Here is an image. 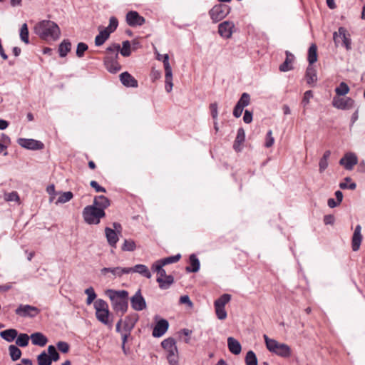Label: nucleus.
Returning <instances> with one entry per match:
<instances>
[{
  "instance_id": "nucleus-1",
  "label": "nucleus",
  "mask_w": 365,
  "mask_h": 365,
  "mask_svg": "<svg viewBox=\"0 0 365 365\" xmlns=\"http://www.w3.org/2000/svg\"><path fill=\"white\" fill-rule=\"evenodd\" d=\"M34 31L45 41H56L61 35V30L57 24L49 20H43L38 23L34 27Z\"/></svg>"
},
{
  "instance_id": "nucleus-2",
  "label": "nucleus",
  "mask_w": 365,
  "mask_h": 365,
  "mask_svg": "<svg viewBox=\"0 0 365 365\" xmlns=\"http://www.w3.org/2000/svg\"><path fill=\"white\" fill-rule=\"evenodd\" d=\"M106 294L116 312H120L122 314L127 312L128 292L126 290L108 289L106 291Z\"/></svg>"
},
{
  "instance_id": "nucleus-3",
  "label": "nucleus",
  "mask_w": 365,
  "mask_h": 365,
  "mask_svg": "<svg viewBox=\"0 0 365 365\" xmlns=\"http://www.w3.org/2000/svg\"><path fill=\"white\" fill-rule=\"evenodd\" d=\"M264 339L269 351L284 358L291 355V349L286 344L279 343L274 339H269L267 335H264Z\"/></svg>"
},
{
  "instance_id": "nucleus-4",
  "label": "nucleus",
  "mask_w": 365,
  "mask_h": 365,
  "mask_svg": "<svg viewBox=\"0 0 365 365\" xmlns=\"http://www.w3.org/2000/svg\"><path fill=\"white\" fill-rule=\"evenodd\" d=\"M333 40L336 47L341 46L346 51H350L352 48L351 34L345 27L340 26L338 31L333 33Z\"/></svg>"
},
{
  "instance_id": "nucleus-5",
  "label": "nucleus",
  "mask_w": 365,
  "mask_h": 365,
  "mask_svg": "<svg viewBox=\"0 0 365 365\" xmlns=\"http://www.w3.org/2000/svg\"><path fill=\"white\" fill-rule=\"evenodd\" d=\"M161 346L166 352V357L170 365H178V351L175 340L169 337L161 342Z\"/></svg>"
},
{
  "instance_id": "nucleus-6",
  "label": "nucleus",
  "mask_w": 365,
  "mask_h": 365,
  "mask_svg": "<svg viewBox=\"0 0 365 365\" xmlns=\"http://www.w3.org/2000/svg\"><path fill=\"white\" fill-rule=\"evenodd\" d=\"M106 213L102 209H98L92 205L86 206L83 211L84 220L90 225H97L100 222L101 218L105 216Z\"/></svg>"
},
{
  "instance_id": "nucleus-7",
  "label": "nucleus",
  "mask_w": 365,
  "mask_h": 365,
  "mask_svg": "<svg viewBox=\"0 0 365 365\" xmlns=\"http://www.w3.org/2000/svg\"><path fill=\"white\" fill-rule=\"evenodd\" d=\"M94 308L97 319L105 325L111 326V322L109 320L110 312L107 302L103 299H98L94 302Z\"/></svg>"
},
{
  "instance_id": "nucleus-8",
  "label": "nucleus",
  "mask_w": 365,
  "mask_h": 365,
  "mask_svg": "<svg viewBox=\"0 0 365 365\" xmlns=\"http://www.w3.org/2000/svg\"><path fill=\"white\" fill-rule=\"evenodd\" d=\"M157 60L161 61L163 63L164 69H165V91L168 93H170L173 86V71L171 66L169 63V56L168 54L161 55L160 53H157L156 56Z\"/></svg>"
},
{
  "instance_id": "nucleus-9",
  "label": "nucleus",
  "mask_w": 365,
  "mask_h": 365,
  "mask_svg": "<svg viewBox=\"0 0 365 365\" xmlns=\"http://www.w3.org/2000/svg\"><path fill=\"white\" fill-rule=\"evenodd\" d=\"M230 8L225 4H218L210 11V16L214 22H218L225 18L230 13Z\"/></svg>"
},
{
  "instance_id": "nucleus-10",
  "label": "nucleus",
  "mask_w": 365,
  "mask_h": 365,
  "mask_svg": "<svg viewBox=\"0 0 365 365\" xmlns=\"http://www.w3.org/2000/svg\"><path fill=\"white\" fill-rule=\"evenodd\" d=\"M16 314L22 317H35L40 312L39 309L29 304H21L15 311Z\"/></svg>"
},
{
  "instance_id": "nucleus-11",
  "label": "nucleus",
  "mask_w": 365,
  "mask_h": 365,
  "mask_svg": "<svg viewBox=\"0 0 365 365\" xmlns=\"http://www.w3.org/2000/svg\"><path fill=\"white\" fill-rule=\"evenodd\" d=\"M118 54L108 56L104 58V65L106 69L112 73H115L121 68L118 61Z\"/></svg>"
},
{
  "instance_id": "nucleus-12",
  "label": "nucleus",
  "mask_w": 365,
  "mask_h": 365,
  "mask_svg": "<svg viewBox=\"0 0 365 365\" xmlns=\"http://www.w3.org/2000/svg\"><path fill=\"white\" fill-rule=\"evenodd\" d=\"M130 304L135 311L139 312L146 308V302L141 294L140 289H138L130 298Z\"/></svg>"
},
{
  "instance_id": "nucleus-13",
  "label": "nucleus",
  "mask_w": 365,
  "mask_h": 365,
  "mask_svg": "<svg viewBox=\"0 0 365 365\" xmlns=\"http://www.w3.org/2000/svg\"><path fill=\"white\" fill-rule=\"evenodd\" d=\"M18 144L22 148L33 150H41L43 148L42 142L34 139L19 138Z\"/></svg>"
},
{
  "instance_id": "nucleus-14",
  "label": "nucleus",
  "mask_w": 365,
  "mask_h": 365,
  "mask_svg": "<svg viewBox=\"0 0 365 365\" xmlns=\"http://www.w3.org/2000/svg\"><path fill=\"white\" fill-rule=\"evenodd\" d=\"M354 101L351 98L334 97L332 101L334 107L341 110L350 109L354 106Z\"/></svg>"
},
{
  "instance_id": "nucleus-15",
  "label": "nucleus",
  "mask_w": 365,
  "mask_h": 365,
  "mask_svg": "<svg viewBox=\"0 0 365 365\" xmlns=\"http://www.w3.org/2000/svg\"><path fill=\"white\" fill-rule=\"evenodd\" d=\"M358 163L356 155L353 153H347L340 159L339 164L343 165L347 170L353 169L354 166Z\"/></svg>"
},
{
  "instance_id": "nucleus-16",
  "label": "nucleus",
  "mask_w": 365,
  "mask_h": 365,
  "mask_svg": "<svg viewBox=\"0 0 365 365\" xmlns=\"http://www.w3.org/2000/svg\"><path fill=\"white\" fill-rule=\"evenodd\" d=\"M234 27L235 24L233 22L225 21L219 24L218 33L222 37L229 38L232 34Z\"/></svg>"
},
{
  "instance_id": "nucleus-17",
  "label": "nucleus",
  "mask_w": 365,
  "mask_h": 365,
  "mask_svg": "<svg viewBox=\"0 0 365 365\" xmlns=\"http://www.w3.org/2000/svg\"><path fill=\"white\" fill-rule=\"evenodd\" d=\"M126 22L130 26H141L145 23V19L137 11H131L126 14Z\"/></svg>"
},
{
  "instance_id": "nucleus-18",
  "label": "nucleus",
  "mask_w": 365,
  "mask_h": 365,
  "mask_svg": "<svg viewBox=\"0 0 365 365\" xmlns=\"http://www.w3.org/2000/svg\"><path fill=\"white\" fill-rule=\"evenodd\" d=\"M169 327V323L166 319H161L159 320L153 330V336L154 337H161L168 331Z\"/></svg>"
},
{
  "instance_id": "nucleus-19",
  "label": "nucleus",
  "mask_w": 365,
  "mask_h": 365,
  "mask_svg": "<svg viewBox=\"0 0 365 365\" xmlns=\"http://www.w3.org/2000/svg\"><path fill=\"white\" fill-rule=\"evenodd\" d=\"M102 275L106 276L108 273H110L113 277H120L123 274H128L127 267H104L101 269Z\"/></svg>"
},
{
  "instance_id": "nucleus-20",
  "label": "nucleus",
  "mask_w": 365,
  "mask_h": 365,
  "mask_svg": "<svg viewBox=\"0 0 365 365\" xmlns=\"http://www.w3.org/2000/svg\"><path fill=\"white\" fill-rule=\"evenodd\" d=\"M127 270H128V274L131 273V272H136V273H138V274L143 275V277H145L148 279H150L151 277L150 272L149 271L147 266H145L144 264H138L135 265L133 267H127Z\"/></svg>"
},
{
  "instance_id": "nucleus-21",
  "label": "nucleus",
  "mask_w": 365,
  "mask_h": 365,
  "mask_svg": "<svg viewBox=\"0 0 365 365\" xmlns=\"http://www.w3.org/2000/svg\"><path fill=\"white\" fill-rule=\"evenodd\" d=\"M122 84L126 87H138V81L128 72H123L120 75Z\"/></svg>"
},
{
  "instance_id": "nucleus-22",
  "label": "nucleus",
  "mask_w": 365,
  "mask_h": 365,
  "mask_svg": "<svg viewBox=\"0 0 365 365\" xmlns=\"http://www.w3.org/2000/svg\"><path fill=\"white\" fill-rule=\"evenodd\" d=\"M105 234L109 245L115 248L116 244L119 240L118 232H116L114 230L107 227L105 229Z\"/></svg>"
},
{
  "instance_id": "nucleus-23",
  "label": "nucleus",
  "mask_w": 365,
  "mask_h": 365,
  "mask_svg": "<svg viewBox=\"0 0 365 365\" xmlns=\"http://www.w3.org/2000/svg\"><path fill=\"white\" fill-rule=\"evenodd\" d=\"M227 346H228L229 351L232 354H233L235 355H238L239 354H240L241 350H242L241 344L235 338L231 337V336L227 338Z\"/></svg>"
},
{
  "instance_id": "nucleus-24",
  "label": "nucleus",
  "mask_w": 365,
  "mask_h": 365,
  "mask_svg": "<svg viewBox=\"0 0 365 365\" xmlns=\"http://www.w3.org/2000/svg\"><path fill=\"white\" fill-rule=\"evenodd\" d=\"M190 266L186 267L187 272H197L200 269V263L199 259L195 254H192L189 258Z\"/></svg>"
},
{
  "instance_id": "nucleus-25",
  "label": "nucleus",
  "mask_w": 365,
  "mask_h": 365,
  "mask_svg": "<svg viewBox=\"0 0 365 365\" xmlns=\"http://www.w3.org/2000/svg\"><path fill=\"white\" fill-rule=\"evenodd\" d=\"M31 342L34 345L44 346L48 342V339L42 333L35 332L30 336Z\"/></svg>"
},
{
  "instance_id": "nucleus-26",
  "label": "nucleus",
  "mask_w": 365,
  "mask_h": 365,
  "mask_svg": "<svg viewBox=\"0 0 365 365\" xmlns=\"http://www.w3.org/2000/svg\"><path fill=\"white\" fill-rule=\"evenodd\" d=\"M294 56L289 51H286V59L282 64L279 66V70L282 72H287L292 69V62L294 61Z\"/></svg>"
},
{
  "instance_id": "nucleus-27",
  "label": "nucleus",
  "mask_w": 365,
  "mask_h": 365,
  "mask_svg": "<svg viewBox=\"0 0 365 365\" xmlns=\"http://www.w3.org/2000/svg\"><path fill=\"white\" fill-rule=\"evenodd\" d=\"M93 205L104 211V210L110 205V201L106 196L99 195L94 198Z\"/></svg>"
},
{
  "instance_id": "nucleus-28",
  "label": "nucleus",
  "mask_w": 365,
  "mask_h": 365,
  "mask_svg": "<svg viewBox=\"0 0 365 365\" xmlns=\"http://www.w3.org/2000/svg\"><path fill=\"white\" fill-rule=\"evenodd\" d=\"M98 29L99 34L95 38V45L96 46L103 45L110 35V34H109V32H108L105 29L99 27Z\"/></svg>"
},
{
  "instance_id": "nucleus-29",
  "label": "nucleus",
  "mask_w": 365,
  "mask_h": 365,
  "mask_svg": "<svg viewBox=\"0 0 365 365\" xmlns=\"http://www.w3.org/2000/svg\"><path fill=\"white\" fill-rule=\"evenodd\" d=\"M245 133L243 128H239L237 130V137L234 142L233 148L236 151L241 150V145L245 141Z\"/></svg>"
},
{
  "instance_id": "nucleus-30",
  "label": "nucleus",
  "mask_w": 365,
  "mask_h": 365,
  "mask_svg": "<svg viewBox=\"0 0 365 365\" xmlns=\"http://www.w3.org/2000/svg\"><path fill=\"white\" fill-rule=\"evenodd\" d=\"M18 336V331L14 329H9L0 332V336L8 342L13 341Z\"/></svg>"
},
{
  "instance_id": "nucleus-31",
  "label": "nucleus",
  "mask_w": 365,
  "mask_h": 365,
  "mask_svg": "<svg viewBox=\"0 0 365 365\" xmlns=\"http://www.w3.org/2000/svg\"><path fill=\"white\" fill-rule=\"evenodd\" d=\"M156 281L161 289H167L174 283V277L172 275H168L163 279L157 278Z\"/></svg>"
},
{
  "instance_id": "nucleus-32",
  "label": "nucleus",
  "mask_w": 365,
  "mask_h": 365,
  "mask_svg": "<svg viewBox=\"0 0 365 365\" xmlns=\"http://www.w3.org/2000/svg\"><path fill=\"white\" fill-rule=\"evenodd\" d=\"M137 322V318L133 317H126L123 322V331L125 332H131Z\"/></svg>"
},
{
  "instance_id": "nucleus-33",
  "label": "nucleus",
  "mask_w": 365,
  "mask_h": 365,
  "mask_svg": "<svg viewBox=\"0 0 365 365\" xmlns=\"http://www.w3.org/2000/svg\"><path fill=\"white\" fill-rule=\"evenodd\" d=\"M306 78L308 84L315 83L317 80L316 70L312 65H309L307 68Z\"/></svg>"
},
{
  "instance_id": "nucleus-34",
  "label": "nucleus",
  "mask_w": 365,
  "mask_h": 365,
  "mask_svg": "<svg viewBox=\"0 0 365 365\" xmlns=\"http://www.w3.org/2000/svg\"><path fill=\"white\" fill-rule=\"evenodd\" d=\"M71 43L68 40H63L59 45L58 52L61 57H65L71 51Z\"/></svg>"
},
{
  "instance_id": "nucleus-35",
  "label": "nucleus",
  "mask_w": 365,
  "mask_h": 365,
  "mask_svg": "<svg viewBox=\"0 0 365 365\" xmlns=\"http://www.w3.org/2000/svg\"><path fill=\"white\" fill-rule=\"evenodd\" d=\"M331 151L327 150L324 152L322 158L320 159L319 163V170L322 173H323L328 167V159L330 157Z\"/></svg>"
},
{
  "instance_id": "nucleus-36",
  "label": "nucleus",
  "mask_w": 365,
  "mask_h": 365,
  "mask_svg": "<svg viewBox=\"0 0 365 365\" xmlns=\"http://www.w3.org/2000/svg\"><path fill=\"white\" fill-rule=\"evenodd\" d=\"M317 48L315 44H312L308 51V61L309 65L313 64L317 61Z\"/></svg>"
},
{
  "instance_id": "nucleus-37",
  "label": "nucleus",
  "mask_w": 365,
  "mask_h": 365,
  "mask_svg": "<svg viewBox=\"0 0 365 365\" xmlns=\"http://www.w3.org/2000/svg\"><path fill=\"white\" fill-rule=\"evenodd\" d=\"M9 354L13 361H17L21 356V351L15 345L9 346Z\"/></svg>"
},
{
  "instance_id": "nucleus-38",
  "label": "nucleus",
  "mask_w": 365,
  "mask_h": 365,
  "mask_svg": "<svg viewBox=\"0 0 365 365\" xmlns=\"http://www.w3.org/2000/svg\"><path fill=\"white\" fill-rule=\"evenodd\" d=\"M37 361L38 365H51L52 364L48 354L44 351L38 356Z\"/></svg>"
},
{
  "instance_id": "nucleus-39",
  "label": "nucleus",
  "mask_w": 365,
  "mask_h": 365,
  "mask_svg": "<svg viewBox=\"0 0 365 365\" xmlns=\"http://www.w3.org/2000/svg\"><path fill=\"white\" fill-rule=\"evenodd\" d=\"M231 299V295L228 294H222L220 298L215 300L214 305L215 307H225L227 303Z\"/></svg>"
},
{
  "instance_id": "nucleus-40",
  "label": "nucleus",
  "mask_w": 365,
  "mask_h": 365,
  "mask_svg": "<svg viewBox=\"0 0 365 365\" xmlns=\"http://www.w3.org/2000/svg\"><path fill=\"white\" fill-rule=\"evenodd\" d=\"M73 197V193L71 191L64 192L60 194L56 204L58 205L59 203L63 204L68 201H70Z\"/></svg>"
},
{
  "instance_id": "nucleus-41",
  "label": "nucleus",
  "mask_w": 365,
  "mask_h": 365,
  "mask_svg": "<svg viewBox=\"0 0 365 365\" xmlns=\"http://www.w3.org/2000/svg\"><path fill=\"white\" fill-rule=\"evenodd\" d=\"M335 92L339 96H345L349 92V87L346 83L341 82L339 86L335 88Z\"/></svg>"
},
{
  "instance_id": "nucleus-42",
  "label": "nucleus",
  "mask_w": 365,
  "mask_h": 365,
  "mask_svg": "<svg viewBox=\"0 0 365 365\" xmlns=\"http://www.w3.org/2000/svg\"><path fill=\"white\" fill-rule=\"evenodd\" d=\"M246 365H257V359L252 351H249L245 356Z\"/></svg>"
},
{
  "instance_id": "nucleus-43",
  "label": "nucleus",
  "mask_w": 365,
  "mask_h": 365,
  "mask_svg": "<svg viewBox=\"0 0 365 365\" xmlns=\"http://www.w3.org/2000/svg\"><path fill=\"white\" fill-rule=\"evenodd\" d=\"M29 336L26 334H20L16 341V344L21 347H25L28 345Z\"/></svg>"
},
{
  "instance_id": "nucleus-44",
  "label": "nucleus",
  "mask_w": 365,
  "mask_h": 365,
  "mask_svg": "<svg viewBox=\"0 0 365 365\" xmlns=\"http://www.w3.org/2000/svg\"><path fill=\"white\" fill-rule=\"evenodd\" d=\"M351 178L349 177H346L344 179V182H341L339 183V187L341 189L345 190V189H349V190H354L356 187V184L355 182H350Z\"/></svg>"
},
{
  "instance_id": "nucleus-45",
  "label": "nucleus",
  "mask_w": 365,
  "mask_h": 365,
  "mask_svg": "<svg viewBox=\"0 0 365 365\" xmlns=\"http://www.w3.org/2000/svg\"><path fill=\"white\" fill-rule=\"evenodd\" d=\"M20 38L22 41L29 43V29L26 24H24L20 29Z\"/></svg>"
},
{
  "instance_id": "nucleus-46",
  "label": "nucleus",
  "mask_w": 365,
  "mask_h": 365,
  "mask_svg": "<svg viewBox=\"0 0 365 365\" xmlns=\"http://www.w3.org/2000/svg\"><path fill=\"white\" fill-rule=\"evenodd\" d=\"M135 247H136V245L133 240H125L121 249L123 251L132 252L135 250Z\"/></svg>"
},
{
  "instance_id": "nucleus-47",
  "label": "nucleus",
  "mask_w": 365,
  "mask_h": 365,
  "mask_svg": "<svg viewBox=\"0 0 365 365\" xmlns=\"http://www.w3.org/2000/svg\"><path fill=\"white\" fill-rule=\"evenodd\" d=\"M118 26V19L114 17V16H112L109 19V25L104 28L108 32H109V34H111L113 32H114L115 31V29H117Z\"/></svg>"
},
{
  "instance_id": "nucleus-48",
  "label": "nucleus",
  "mask_w": 365,
  "mask_h": 365,
  "mask_svg": "<svg viewBox=\"0 0 365 365\" xmlns=\"http://www.w3.org/2000/svg\"><path fill=\"white\" fill-rule=\"evenodd\" d=\"M48 354L50 357V359L52 361H57L59 359V354L56 351V348L53 346L50 345L48 346Z\"/></svg>"
},
{
  "instance_id": "nucleus-49",
  "label": "nucleus",
  "mask_w": 365,
  "mask_h": 365,
  "mask_svg": "<svg viewBox=\"0 0 365 365\" xmlns=\"http://www.w3.org/2000/svg\"><path fill=\"white\" fill-rule=\"evenodd\" d=\"M362 240L361 235L353 234L352 237V250L353 251H357L361 245Z\"/></svg>"
},
{
  "instance_id": "nucleus-50",
  "label": "nucleus",
  "mask_w": 365,
  "mask_h": 365,
  "mask_svg": "<svg viewBox=\"0 0 365 365\" xmlns=\"http://www.w3.org/2000/svg\"><path fill=\"white\" fill-rule=\"evenodd\" d=\"M85 294L88 296L86 299L87 304H91L96 298V294L95 293L94 289L92 287L87 288L85 290Z\"/></svg>"
},
{
  "instance_id": "nucleus-51",
  "label": "nucleus",
  "mask_w": 365,
  "mask_h": 365,
  "mask_svg": "<svg viewBox=\"0 0 365 365\" xmlns=\"http://www.w3.org/2000/svg\"><path fill=\"white\" fill-rule=\"evenodd\" d=\"M120 53L123 56L125 57L129 56L130 55V43L129 41H125L123 42Z\"/></svg>"
},
{
  "instance_id": "nucleus-52",
  "label": "nucleus",
  "mask_w": 365,
  "mask_h": 365,
  "mask_svg": "<svg viewBox=\"0 0 365 365\" xmlns=\"http://www.w3.org/2000/svg\"><path fill=\"white\" fill-rule=\"evenodd\" d=\"M250 103V96L247 93H243L237 101V104H240V106L245 108Z\"/></svg>"
},
{
  "instance_id": "nucleus-53",
  "label": "nucleus",
  "mask_w": 365,
  "mask_h": 365,
  "mask_svg": "<svg viewBox=\"0 0 365 365\" xmlns=\"http://www.w3.org/2000/svg\"><path fill=\"white\" fill-rule=\"evenodd\" d=\"M4 200L7 202H19V196L17 192L13 191L9 193L4 194Z\"/></svg>"
},
{
  "instance_id": "nucleus-54",
  "label": "nucleus",
  "mask_w": 365,
  "mask_h": 365,
  "mask_svg": "<svg viewBox=\"0 0 365 365\" xmlns=\"http://www.w3.org/2000/svg\"><path fill=\"white\" fill-rule=\"evenodd\" d=\"M180 257H181L180 254H178V255H174V256H170V257H165V258L162 259L160 260H161L164 266H165V265L177 262L178 261L180 260Z\"/></svg>"
},
{
  "instance_id": "nucleus-55",
  "label": "nucleus",
  "mask_w": 365,
  "mask_h": 365,
  "mask_svg": "<svg viewBox=\"0 0 365 365\" xmlns=\"http://www.w3.org/2000/svg\"><path fill=\"white\" fill-rule=\"evenodd\" d=\"M88 48L87 44L85 43H78L76 48V56L79 58L83 57L85 51L88 50Z\"/></svg>"
},
{
  "instance_id": "nucleus-56",
  "label": "nucleus",
  "mask_w": 365,
  "mask_h": 365,
  "mask_svg": "<svg viewBox=\"0 0 365 365\" xmlns=\"http://www.w3.org/2000/svg\"><path fill=\"white\" fill-rule=\"evenodd\" d=\"M215 309L216 315L219 319L223 320L227 318V314L225 307H215Z\"/></svg>"
},
{
  "instance_id": "nucleus-57",
  "label": "nucleus",
  "mask_w": 365,
  "mask_h": 365,
  "mask_svg": "<svg viewBox=\"0 0 365 365\" xmlns=\"http://www.w3.org/2000/svg\"><path fill=\"white\" fill-rule=\"evenodd\" d=\"M313 97V93L312 91H307L304 93V96L302 101V104L304 108H306L307 105L309 103L310 99Z\"/></svg>"
},
{
  "instance_id": "nucleus-58",
  "label": "nucleus",
  "mask_w": 365,
  "mask_h": 365,
  "mask_svg": "<svg viewBox=\"0 0 365 365\" xmlns=\"http://www.w3.org/2000/svg\"><path fill=\"white\" fill-rule=\"evenodd\" d=\"M57 349L62 353H68L69 351V344L66 341H58L56 344Z\"/></svg>"
},
{
  "instance_id": "nucleus-59",
  "label": "nucleus",
  "mask_w": 365,
  "mask_h": 365,
  "mask_svg": "<svg viewBox=\"0 0 365 365\" xmlns=\"http://www.w3.org/2000/svg\"><path fill=\"white\" fill-rule=\"evenodd\" d=\"M274 139L272 136V131L271 130H268L266 135V141H265V147L270 148L274 144Z\"/></svg>"
},
{
  "instance_id": "nucleus-60",
  "label": "nucleus",
  "mask_w": 365,
  "mask_h": 365,
  "mask_svg": "<svg viewBox=\"0 0 365 365\" xmlns=\"http://www.w3.org/2000/svg\"><path fill=\"white\" fill-rule=\"evenodd\" d=\"M120 49V46L119 44L113 43L107 48V51L108 53H111L112 55H115L116 53L118 54Z\"/></svg>"
},
{
  "instance_id": "nucleus-61",
  "label": "nucleus",
  "mask_w": 365,
  "mask_h": 365,
  "mask_svg": "<svg viewBox=\"0 0 365 365\" xmlns=\"http://www.w3.org/2000/svg\"><path fill=\"white\" fill-rule=\"evenodd\" d=\"M90 185L95 189V190L98 192H106V189L103 187H101L98 185V183L95 181V180H92L91 182H90Z\"/></svg>"
},
{
  "instance_id": "nucleus-62",
  "label": "nucleus",
  "mask_w": 365,
  "mask_h": 365,
  "mask_svg": "<svg viewBox=\"0 0 365 365\" xmlns=\"http://www.w3.org/2000/svg\"><path fill=\"white\" fill-rule=\"evenodd\" d=\"M210 108L211 115H212V118L217 119V116H218L217 103H211L210 106Z\"/></svg>"
},
{
  "instance_id": "nucleus-63",
  "label": "nucleus",
  "mask_w": 365,
  "mask_h": 365,
  "mask_svg": "<svg viewBox=\"0 0 365 365\" xmlns=\"http://www.w3.org/2000/svg\"><path fill=\"white\" fill-rule=\"evenodd\" d=\"M243 108L242 106H240V104H236L235 108H234V110H233V115L235 117V118H239L241 116L242 112H243Z\"/></svg>"
},
{
  "instance_id": "nucleus-64",
  "label": "nucleus",
  "mask_w": 365,
  "mask_h": 365,
  "mask_svg": "<svg viewBox=\"0 0 365 365\" xmlns=\"http://www.w3.org/2000/svg\"><path fill=\"white\" fill-rule=\"evenodd\" d=\"M243 120L245 123H250L252 120V113L248 110H245Z\"/></svg>"
}]
</instances>
